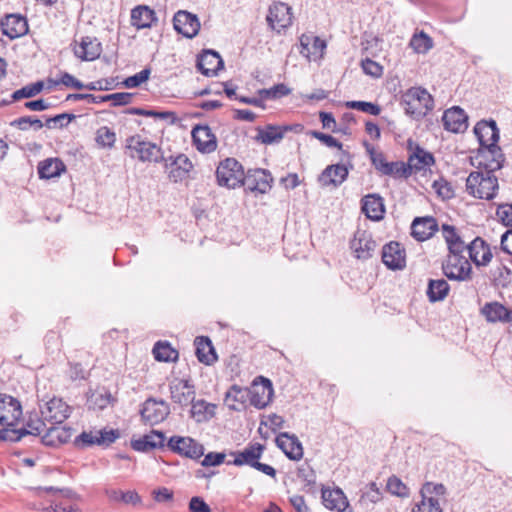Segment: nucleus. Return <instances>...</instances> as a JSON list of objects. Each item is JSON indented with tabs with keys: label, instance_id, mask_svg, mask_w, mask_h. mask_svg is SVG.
Wrapping results in <instances>:
<instances>
[{
	"label": "nucleus",
	"instance_id": "nucleus-36",
	"mask_svg": "<svg viewBox=\"0 0 512 512\" xmlns=\"http://www.w3.org/2000/svg\"><path fill=\"white\" fill-rule=\"evenodd\" d=\"M157 21L156 13L146 5H139L131 11V24L137 29L150 28Z\"/></svg>",
	"mask_w": 512,
	"mask_h": 512
},
{
	"label": "nucleus",
	"instance_id": "nucleus-54",
	"mask_svg": "<svg viewBox=\"0 0 512 512\" xmlns=\"http://www.w3.org/2000/svg\"><path fill=\"white\" fill-rule=\"evenodd\" d=\"M11 125L19 128L20 130H28L30 127L34 130H40L44 124L40 119L34 116H24L14 120Z\"/></svg>",
	"mask_w": 512,
	"mask_h": 512
},
{
	"label": "nucleus",
	"instance_id": "nucleus-46",
	"mask_svg": "<svg viewBox=\"0 0 512 512\" xmlns=\"http://www.w3.org/2000/svg\"><path fill=\"white\" fill-rule=\"evenodd\" d=\"M410 46L415 52L424 54L432 48L433 42L426 33L421 31L413 35L410 40Z\"/></svg>",
	"mask_w": 512,
	"mask_h": 512
},
{
	"label": "nucleus",
	"instance_id": "nucleus-60",
	"mask_svg": "<svg viewBox=\"0 0 512 512\" xmlns=\"http://www.w3.org/2000/svg\"><path fill=\"white\" fill-rule=\"evenodd\" d=\"M361 67L365 74L375 78L380 77L383 73L382 66L369 58L362 60Z\"/></svg>",
	"mask_w": 512,
	"mask_h": 512
},
{
	"label": "nucleus",
	"instance_id": "nucleus-51",
	"mask_svg": "<svg viewBox=\"0 0 512 512\" xmlns=\"http://www.w3.org/2000/svg\"><path fill=\"white\" fill-rule=\"evenodd\" d=\"M386 488L392 495L402 498L409 496L408 487L395 475L388 478Z\"/></svg>",
	"mask_w": 512,
	"mask_h": 512
},
{
	"label": "nucleus",
	"instance_id": "nucleus-9",
	"mask_svg": "<svg viewBox=\"0 0 512 512\" xmlns=\"http://www.w3.org/2000/svg\"><path fill=\"white\" fill-rule=\"evenodd\" d=\"M120 437L118 429H102L99 431L82 432L75 439V445L84 448L93 445L109 446Z\"/></svg>",
	"mask_w": 512,
	"mask_h": 512
},
{
	"label": "nucleus",
	"instance_id": "nucleus-38",
	"mask_svg": "<svg viewBox=\"0 0 512 512\" xmlns=\"http://www.w3.org/2000/svg\"><path fill=\"white\" fill-rule=\"evenodd\" d=\"M195 346L196 356L201 363L211 365L217 360L214 347L208 337H196Z\"/></svg>",
	"mask_w": 512,
	"mask_h": 512
},
{
	"label": "nucleus",
	"instance_id": "nucleus-20",
	"mask_svg": "<svg viewBox=\"0 0 512 512\" xmlns=\"http://www.w3.org/2000/svg\"><path fill=\"white\" fill-rule=\"evenodd\" d=\"M350 248L356 258L366 260L372 257L376 243L370 233L364 230H358L351 240Z\"/></svg>",
	"mask_w": 512,
	"mask_h": 512
},
{
	"label": "nucleus",
	"instance_id": "nucleus-52",
	"mask_svg": "<svg viewBox=\"0 0 512 512\" xmlns=\"http://www.w3.org/2000/svg\"><path fill=\"white\" fill-rule=\"evenodd\" d=\"M346 107L350 109L359 110L361 112L377 116L381 112V108L379 105L365 102V101H348L346 102Z\"/></svg>",
	"mask_w": 512,
	"mask_h": 512
},
{
	"label": "nucleus",
	"instance_id": "nucleus-41",
	"mask_svg": "<svg viewBox=\"0 0 512 512\" xmlns=\"http://www.w3.org/2000/svg\"><path fill=\"white\" fill-rule=\"evenodd\" d=\"M191 404V415L197 422L207 421L215 414V405L205 400H193Z\"/></svg>",
	"mask_w": 512,
	"mask_h": 512
},
{
	"label": "nucleus",
	"instance_id": "nucleus-43",
	"mask_svg": "<svg viewBox=\"0 0 512 512\" xmlns=\"http://www.w3.org/2000/svg\"><path fill=\"white\" fill-rule=\"evenodd\" d=\"M153 355L157 361L174 362L178 359V351L168 342L159 341L154 345Z\"/></svg>",
	"mask_w": 512,
	"mask_h": 512
},
{
	"label": "nucleus",
	"instance_id": "nucleus-29",
	"mask_svg": "<svg viewBox=\"0 0 512 512\" xmlns=\"http://www.w3.org/2000/svg\"><path fill=\"white\" fill-rule=\"evenodd\" d=\"M437 230V221L430 216L415 218L411 225V235L418 241L431 238Z\"/></svg>",
	"mask_w": 512,
	"mask_h": 512
},
{
	"label": "nucleus",
	"instance_id": "nucleus-63",
	"mask_svg": "<svg viewBox=\"0 0 512 512\" xmlns=\"http://www.w3.org/2000/svg\"><path fill=\"white\" fill-rule=\"evenodd\" d=\"M442 235L448 248L451 247L452 244L458 243L462 240V238L457 233L456 228L451 225L444 224L442 226Z\"/></svg>",
	"mask_w": 512,
	"mask_h": 512
},
{
	"label": "nucleus",
	"instance_id": "nucleus-16",
	"mask_svg": "<svg viewBox=\"0 0 512 512\" xmlns=\"http://www.w3.org/2000/svg\"><path fill=\"white\" fill-rule=\"evenodd\" d=\"M70 407L60 398H52L41 407L43 420L52 425L62 424L70 415Z\"/></svg>",
	"mask_w": 512,
	"mask_h": 512
},
{
	"label": "nucleus",
	"instance_id": "nucleus-11",
	"mask_svg": "<svg viewBox=\"0 0 512 512\" xmlns=\"http://www.w3.org/2000/svg\"><path fill=\"white\" fill-rule=\"evenodd\" d=\"M164 167L168 173V178L174 183L182 182L187 179L190 171L193 169V164L185 154H178L173 157L162 159Z\"/></svg>",
	"mask_w": 512,
	"mask_h": 512
},
{
	"label": "nucleus",
	"instance_id": "nucleus-22",
	"mask_svg": "<svg viewBox=\"0 0 512 512\" xmlns=\"http://www.w3.org/2000/svg\"><path fill=\"white\" fill-rule=\"evenodd\" d=\"M382 261L389 269H402L406 263L405 249L398 242H390L384 245Z\"/></svg>",
	"mask_w": 512,
	"mask_h": 512
},
{
	"label": "nucleus",
	"instance_id": "nucleus-53",
	"mask_svg": "<svg viewBox=\"0 0 512 512\" xmlns=\"http://www.w3.org/2000/svg\"><path fill=\"white\" fill-rule=\"evenodd\" d=\"M411 169L409 164H405L404 162H390L388 168L386 169L384 175L399 177V178H407L411 175Z\"/></svg>",
	"mask_w": 512,
	"mask_h": 512
},
{
	"label": "nucleus",
	"instance_id": "nucleus-8",
	"mask_svg": "<svg viewBox=\"0 0 512 512\" xmlns=\"http://www.w3.org/2000/svg\"><path fill=\"white\" fill-rule=\"evenodd\" d=\"M442 270L450 280L469 281L472 278V266L464 255H447Z\"/></svg>",
	"mask_w": 512,
	"mask_h": 512
},
{
	"label": "nucleus",
	"instance_id": "nucleus-56",
	"mask_svg": "<svg viewBox=\"0 0 512 512\" xmlns=\"http://www.w3.org/2000/svg\"><path fill=\"white\" fill-rule=\"evenodd\" d=\"M412 512H442L438 499L434 497L422 498V501L413 508Z\"/></svg>",
	"mask_w": 512,
	"mask_h": 512
},
{
	"label": "nucleus",
	"instance_id": "nucleus-17",
	"mask_svg": "<svg viewBox=\"0 0 512 512\" xmlns=\"http://www.w3.org/2000/svg\"><path fill=\"white\" fill-rule=\"evenodd\" d=\"M174 29L186 38L195 37L200 30V21L196 15L179 10L173 17Z\"/></svg>",
	"mask_w": 512,
	"mask_h": 512
},
{
	"label": "nucleus",
	"instance_id": "nucleus-5",
	"mask_svg": "<svg viewBox=\"0 0 512 512\" xmlns=\"http://www.w3.org/2000/svg\"><path fill=\"white\" fill-rule=\"evenodd\" d=\"M125 152L133 159L141 162H162L161 148L141 135H133L125 141Z\"/></svg>",
	"mask_w": 512,
	"mask_h": 512
},
{
	"label": "nucleus",
	"instance_id": "nucleus-4",
	"mask_svg": "<svg viewBox=\"0 0 512 512\" xmlns=\"http://www.w3.org/2000/svg\"><path fill=\"white\" fill-rule=\"evenodd\" d=\"M265 450V446L261 443H249L242 451L232 452L234 460L229 462L235 466L248 465L263 474L272 478L276 477V470L268 464L259 462Z\"/></svg>",
	"mask_w": 512,
	"mask_h": 512
},
{
	"label": "nucleus",
	"instance_id": "nucleus-1",
	"mask_svg": "<svg viewBox=\"0 0 512 512\" xmlns=\"http://www.w3.org/2000/svg\"><path fill=\"white\" fill-rule=\"evenodd\" d=\"M474 134L480 144L477 158L480 160H489L487 166L490 169H501L504 162V155L501 148L497 145L499 129L497 128L496 122L494 120L479 121L474 127Z\"/></svg>",
	"mask_w": 512,
	"mask_h": 512
},
{
	"label": "nucleus",
	"instance_id": "nucleus-33",
	"mask_svg": "<svg viewBox=\"0 0 512 512\" xmlns=\"http://www.w3.org/2000/svg\"><path fill=\"white\" fill-rule=\"evenodd\" d=\"M197 67L203 75L213 76L223 68V60L217 52L206 50L198 57Z\"/></svg>",
	"mask_w": 512,
	"mask_h": 512
},
{
	"label": "nucleus",
	"instance_id": "nucleus-24",
	"mask_svg": "<svg viewBox=\"0 0 512 512\" xmlns=\"http://www.w3.org/2000/svg\"><path fill=\"white\" fill-rule=\"evenodd\" d=\"M276 445L291 460L303 457V447L297 436L288 432L280 433L275 439Z\"/></svg>",
	"mask_w": 512,
	"mask_h": 512
},
{
	"label": "nucleus",
	"instance_id": "nucleus-57",
	"mask_svg": "<svg viewBox=\"0 0 512 512\" xmlns=\"http://www.w3.org/2000/svg\"><path fill=\"white\" fill-rule=\"evenodd\" d=\"M151 74V70L149 68H145L135 75L127 77L123 84L126 88H136L140 86L142 83L146 82L149 79Z\"/></svg>",
	"mask_w": 512,
	"mask_h": 512
},
{
	"label": "nucleus",
	"instance_id": "nucleus-18",
	"mask_svg": "<svg viewBox=\"0 0 512 512\" xmlns=\"http://www.w3.org/2000/svg\"><path fill=\"white\" fill-rule=\"evenodd\" d=\"M169 389L174 403L187 406L194 400L195 388L189 380L174 378L169 384Z\"/></svg>",
	"mask_w": 512,
	"mask_h": 512
},
{
	"label": "nucleus",
	"instance_id": "nucleus-25",
	"mask_svg": "<svg viewBox=\"0 0 512 512\" xmlns=\"http://www.w3.org/2000/svg\"><path fill=\"white\" fill-rule=\"evenodd\" d=\"M76 57L83 61H93L97 59L101 52V43L95 37H82L81 41L73 48Z\"/></svg>",
	"mask_w": 512,
	"mask_h": 512
},
{
	"label": "nucleus",
	"instance_id": "nucleus-30",
	"mask_svg": "<svg viewBox=\"0 0 512 512\" xmlns=\"http://www.w3.org/2000/svg\"><path fill=\"white\" fill-rule=\"evenodd\" d=\"M361 203V210L367 218L373 221H380L384 218L385 205L383 198L378 194L364 196Z\"/></svg>",
	"mask_w": 512,
	"mask_h": 512
},
{
	"label": "nucleus",
	"instance_id": "nucleus-10",
	"mask_svg": "<svg viewBox=\"0 0 512 512\" xmlns=\"http://www.w3.org/2000/svg\"><path fill=\"white\" fill-rule=\"evenodd\" d=\"M22 417L20 402L6 394H0V425L3 428H15Z\"/></svg>",
	"mask_w": 512,
	"mask_h": 512
},
{
	"label": "nucleus",
	"instance_id": "nucleus-15",
	"mask_svg": "<svg viewBox=\"0 0 512 512\" xmlns=\"http://www.w3.org/2000/svg\"><path fill=\"white\" fill-rule=\"evenodd\" d=\"M167 446L171 451L191 459H198L204 454L203 446L190 437L173 436Z\"/></svg>",
	"mask_w": 512,
	"mask_h": 512
},
{
	"label": "nucleus",
	"instance_id": "nucleus-26",
	"mask_svg": "<svg viewBox=\"0 0 512 512\" xmlns=\"http://www.w3.org/2000/svg\"><path fill=\"white\" fill-rule=\"evenodd\" d=\"M271 175L263 169L249 171L245 176L243 186L253 192L264 194L271 188Z\"/></svg>",
	"mask_w": 512,
	"mask_h": 512
},
{
	"label": "nucleus",
	"instance_id": "nucleus-48",
	"mask_svg": "<svg viewBox=\"0 0 512 512\" xmlns=\"http://www.w3.org/2000/svg\"><path fill=\"white\" fill-rule=\"evenodd\" d=\"M44 88V83L42 81H37L35 83L26 85L21 89H18L13 92L12 99L14 101H18L23 98H31L39 94Z\"/></svg>",
	"mask_w": 512,
	"mask_h": 512
},
{
	"label": "nucleus",
	"instance_id": "nucleus-39",
	"mask_svg": "<svg viewBox=\"0 0 512 512\" xmlns=\"http://www.w3.org/2000/svg\"><path fill=\"white\" fill-rule=\"evenodd\" d=\"M65 170V164L58 158H48L41 161L38 165V174L41 179L58 177Z\"/></svg>",
	"mask_w": 512,
	"mask_h": 512
},
{
	"label": "nucleus",
	"instance_id": "nucleus-27",
	"mask_svg": "<svg viewBox=\"0 0 512 512\" xmlns=\"http://www.w3.org/2000/svg\"><path fill=\"white\" fill-rule=\"evenodd\" d=\"M2 33L10 39H15L28 32V23L25 17L18 14L7 15L1 21Z\"/></svg>",
	"mask_w": 512,
	"mask_h": 512
},
{
	"label": "nucleus",
	"instance_id": "nucleus-42",
	"mask_svg": "<svg viewBox=\"0 0 512 512\" xmlns=\"http://www.w3.org/2000/svg\"><path fill=\"white\" fill-rule=\"evenodd\" d=\"M450 286L444 279L430 280L427 288V296L431 302L442 301L449 292Z\"/></svg>",
	"mask_w": 512,
	"mask_h": 512
},
{
	"label": "nucleus",
	"instance_id": "nucleus-19",
	"mask_svg": "<svg viewBox=\"0 0 512 512\" xmlns=\"http://www.w3.org/2000/svg\"><path fill=\"white\" fill-rule=\"evenodd\" d=\"M444 129L453 133H463L468 128V116L459 106L447 109L442 116Z\"/></svg>",
	"mask_w": 512,
	"mask_h": 512
},
{
	"label": "nucleus",
	"instance_id": "nucleus-58",
	"mask_svg": "<svg viewBox=\"0 0 512 512\" xmlns=\"http://www.w3.org/2000/svg\"><path fill=\"white\" fill-rule=\"evenodd\" d=\"M133 94L118 92L101 97L102 102L111 101L113 106H122L131 103Z\"/></svg>",
	"mask_w": 512,
	"mask_h": 512
},
{
	"label": "nucleus",
	"instance_id": "nucleus-61",
	"mask_svg": "<svg viewBox=\"0 0 512 512\" xmlns=\"http://www.w3.org/2000/svg\"><path fill=\"white\" fill-rule=\"evenodd\" d=\"M367 150L370 153L371 161L375 168L384 174L390 162H387L384 155L382 153L375 152L372 147L367 146Z\"/></svg>",
	"mask_w": 512,
	"mask_h": 512
},
{
	"label": "nucleus",
	"instance_id": "nucleus-59",
	"mask_svg": "<svg viewBox=\"0 0 512 512\" xmlns=\"http://www.w3.org/2000/svg\"><path fill=\"white\" fill-rule=\"evenodd\" d=\"M446 492V488L443 484H434L432 482H426L421 488L422 498L433 497V495L442 496Z\"/></svg>",
	"mask_w": 512,
	"mask_h": 512
},
{
	"label": "nucleus",
	"instance_id": "nucleus-28",
	"mask_svg": "<svg viewBox=\"0 0 512 512\" xmlns=\"http://www.w3.org/2000/svg\"><path fill=\"white\" fill-rule=\"evenodd\" d=\"M468 254L476 266H487L493 257L489 245L480 237L468 244Z\"/></svg>",
	"mask_w": 512,
	"mask_h": 512
},
{
	"label": "nucleus",
	"instance_id": "nucleus-55",
	"mask_svg": "<svg viewBox=\"0 0 512 512\" xmlns=\"http://www.w3.org/2000/svg\"><path fill=\"white\" fill-rule=\"evenodd\" d=\"M433 189L443 200L451 199L454 196L452 185L444 178L435 180L432 184Z\"/></svg>",
	"mask_w": 512,
	"mask_h": 512
},
{
	"label": "nucleus",
	"instance_id": "nucleus-7",
	"mask_svg": "<svg viewBox=\"0 0 512 512\" xmlns=\"http://www.w3.org/2000/svg\"><path fill=\"white\" fill-rule=\"evenodd\" d=\"M45 420L29 418L22 428H2L0 429V441L18 442L25 437L36 439L45 427Z\"/></svg>",
	"mask_w": 512,
	"mask_h": 512
},
{
	"label": "nucleus",
	"instance_id": "nucleus-50",
	"mask_svg": "<svg viewBox=\"0 0 512 512\" xmlns=\"http://www.w3.org/2000/svg\"><path fill=\"white\" fill-rule=\"evenodd\" d=\"M50 87L64 85L74 89H83L84 84L68 72H61L58 79H48Z\"/></svg>",
	"mask_w": 512,
	"mask_h": 512
},
{
	"label": "nucleus",
	"instance_id": "nucleus-45",
	"mask_svg": "<svg viewBox=\"0 0 512 512\" xmlns=\"http://www.w3.org/2000/svg\"><path fill=\"white\" fill-rule=\"evenodd\" d=\"M256 139L264 144H272L283 138V132L275 126H268L266 129L258 128Z\"/></svg>",
	"mask_w": 512,
	"mask_h": 512
},
{
	"label": "nucleus",
	"instance_id": "nucleus-40",
	"mask_svg": "<svg viewBox=\"0 0 512 512\" xmlns=\"http://www.w3.org/2000/svg\"><path fill=\"white\" fill-rule=\"evenodd\" d=\"M435 160L430 152L417 146L414 153L409 157L408 164L412 170L420 171L434 164Z\"/></svg>",
	"mask_w": 512,
	"mask_h": 512
},
{
	"label": "nucleus",
	"instance_id": "nucleus-3",
	"mask_svg": "<svg viewBox=\"0 0 512 512\" xmlns=\"http://www.w3.org/2000/svg\"><path fill=\"white\" fill-rule=\"evenodd\" d=\"M405 113L415 120L425 117L434 107V100L426 89L412 87L401 96Z\"/></svg>",
	"mask_w": 512,
	"mask_h": 512
},
{
	"label": "nucleus",
	"instance_id": "nucleus-14",
	"mask_svg": "<svg viewBox=\"0 0 512 512\" xmlns=\"http://www.w3.org/2000/svg\"><path fill=\"white\" fill-rule=\"evenodd\" d=\"M140 413L145 423L155 425L166 419L170 409L165 401L149 398L143 403Z\"/></svg>",
	"mask_w": 512,
	"mask_h": 512
},
{
	"label": "nucleus",
	"instance_id": "nucleus-2",
	"mask_svg": "<svg viewBox=\"0 0 512 512\" xmlns=\"http://www.w3.org/2000/svg\"><path fill=\"white\" fill-rule=\"evenodd\" d=\"M487 164L489 160H479L484 170L473 171L466 179V191L474 198L491 200L496 196L499 186L494 172L498 169H490Z\"/></svg>",
	"mask_w": 512,
	"mask_h": 512
},
{
	"label": "nucleus",
	"instance_id": "nucleus-44",
	"mask_svg": "<svg viewBox=\"0 0 512 512\" xmlns=\"http://www.w3.org/2000/svg\"><path fill=\"white\" fill-rule=\"evenodd\" d=\"M106 495L110 501L123 502L125 504L137 505L141 503V497L136 491L123 492L117 489H107Z\"/></svg>",
	"mask_w": 512,
	"mask_h": 512
},
{
	"label": "nucleus",
	"instance_id": "nucleus-31",
	"mask_svg": "<svg viewBox=\"0 0 512 512\" xmlns=\"http://www.w3.org/2000/svg\"><path fill=\"white\" fill-rule=\"evenodd\" d=\"M321 492L322 503L327 509L343 512L347 508L348 500L340 488L323 487Z\"/></svg>",
	"mask_w": 512,
	"mask_h": 512
},
{
	"label": "nucleus",
	"instance_id": "nucleus-35",
	"mask_svg": "<svg viewBox=\"0 0 512 512\" xmlns=\"http://www.w3.org/2000/svg\"><path fill=\"white\" fill-rule=\"evenodd\" d=\"M165 436L162 432L153 430L143 437L132 440L131 447L136 451L147 452L164 446Z\"/></svg>",
	"mask_w": 512,
	"mask_h": 512
},
{
	"label": "nucleus",
	"instance_id": "nucleus-34",
	"mask_svg": "<svg viewBox=\"0 0 512 512\" xmlns=\"http://www.w3.org/2000/svg\"><path fill=\"white\" fill-rule=\"evenodd\" d=\"M481 313L491 323H508L511 320L510 309L497 301L486 303Z\"/></svg>",
	"mask_w": 512,
	"mask_h": 512
},
{
	"label": "nucleus",
	"instance_id": "nucleus-64",
	"mask_svg": "<svg viewBox=\"0 0 512 512\" xmlns=\"http://www.w3.org/2000/svg\"><path fill=\"white\" fill-rule=\"evenodd\" d=\"M496 215L505 226L512 227V204H501L498 206Z\"/></svg>",
	"mask_w": 512,
	"mask_h": 512
},
{
	"label": "nucleus",
	"instance_id": "nucleus-12",
	"mask_svg": "<svg viewBox=\"0 0 512 512\" xmlns=\"http://www.w3.org/2000/svg\"><path fill=\"white\" fill-rule=\"evenodd\" d=\"M191 136L193 145L200 153L210 154L218 147L217 138L208 125H195Z\"/></svg>",
	"mask_w": 512,
	"mask_h": 512
},
{
	"label": "nucleus",
	"instance_id": "nucleus-49",
	"mask_svg": "<svg viewBox=\"0 0 512 512\" xmlns=\"http://www.w3.org/2000/svg\"><path fill=\"white\" fill-rule=\"evenodd\" d=\"M95 140L103 148H112L116 141V134L109 127L102 126L97 130Z\"/></svg>",
	"mask_w": 512,
	"mask_h": 512
},
{
	"label": "nucleus",
	"instance_id": "nucleus-6",
	"mask_svg": "<svg viewBox=\"0 0 512 512\" xmlns=\"http://www.w3.org/2000/svg\"><path fill=\"white\" fill-rule=\"evenodd\" d=\"M245 176L242 165L234 158L221 161L216 169L217 183L227 188L243 185Z\"/></svg>",
	"mask_w": 512,
	"mask_h": 512
},
{
	"label": "nucleus",
	"instance_id": "nucleus-32",
	"mask_svg": "<svg viewBox=\"0 0 512 512\" xmlns=\"http://www.w3.org/2000/svg\"><path fill=\"white\" fill-rule=\"evenodd\" d=\"M261 379L262 383L260 385H253L250 396L251 405L258 409L265 408L271 402L273 397V388L271 382L268 379H264L262 377Z\"/></svg>",
	"mask_w": 512,
	"mask_h": 512
},
{
	"label": "nucleus",
	"instance_id": "nucleus-13",
	"mask_svg": "<svg viewBox=\"0 0 512 512\" xmlns=\"http://www.w3.org/2000/svg\"><path fill=\"white\" fill-rule=\"evenodd\" d=\"M267 22L274 31L280 33L292 24L291 7L283 2H274L269 7Z\"/></svg>",
	"mask_w": 512,
	"mask_h": 512
},
{
	"label": "nucleus",
	"instance_id": "nucleus-47",
	"mask_svg": "<svg viewBox=\"0 0 512 512\" xmlns=\"http://www.w3.org/2000/svg\"><path fill=\"white\" fill-rule=\"evenodd\" d=\"M258 95L267 99H279L291 93V89L284 83L276 84L271 88L258 90Z\"/></svg>",
	"mask_w": 512,
	"mask_h": 512
},
{
	"label": "nucleus",
	"instance_id": "nucleus-23",
	"mask_svg": "<svg viewBox=\"0 0 512 512\" xmlns=\"http://www.w3.org/2000/svg\"><path fill=\"white\" fill-rule=\"evenodd\" d=\"M348 174L349 170L344 164H332L318 176V182L322 187H338L347 179Z\"/></svg>",
	"mask_w": 512,
	"mask_h": 512
},
{
	"label": "nucleus",
	"instance_id": "nucleus-37",
	"mask_svg": "<svg viewBox=\"0 0 512 512\" xmlns=\"http://www.w3.org/2000/svg\"><path fill=\"white\" fill-rule=\"evenodd\" d=\"M71 437V429L59 424L50 427L41 437L40 441L46 446L56 447L68 442Z\"/></svg>",
	"mask_w": 512,
	"mask_h": 512
},
{
	"label": "nucleus",
	"instance_id": "nucleus-21",
	"mask_svg": "<svg viewBox=\"0 0 512 512\" xmlns=\"http://www.w3.org/2000/svg\"><path fill=\"white\" fill-rule=\"evenodd\" d=\"M300 54L309 61H316L323 57L326 49V42L317 36L301 35Z\"/></svg>",
	"mask_w": 512,
	"mask_h": 512
},
{
	"label": "nucleus",
	"instance_id": "nucleus-62",
	"mask_svg": "<svg viewBox=\"0 0 512 512\" xmlns=\"http://www.w3.org/2000/svg\"><path fill=\"white\" fill-rule=\"evenodd\" d=\"M442 235L448 248L451 247L452 244L458 243L462 240V238L457 233L456 228L451 225L444 224L442 226Z\"/></svg>",
	"mask_w": 512,
	"mask_h": 512
}]
</instances>
